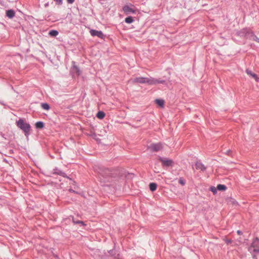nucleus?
Returning <instances> with one entry per match:
<instances>
[{
	"instance_id": "obj_19",
	"label": "nucleus",
	"mask_w": 259,
	"mask_h": 259,
	"mask_svg": "<svg viewBox=\"0 0 259 259\" xmlns=\"http://www.w3.org/2000/svg\"><path fill=\"white\" fill-rule=\"evenodd\" d=\"M134 20L132 16H128L125 19V22L128 24L132 23L134 22Z\"/></svg>"
},
{
	"instance_id": "obj_32",
	"label": "nucleus",
	"mask_w": 259,
	"mask_h": 259,
	"mask_svg": "<svg viewBox=\"0 0 259 259\" xmlns=\"http://www.w3.org/2000/svg\"><path fill=\"white\" fill-rule=\"evenodd\" d=\"M48 6H49V3H48L45 4V7H47Z\"/></svg>"
},
{
	"instance_id": "obj_22",
	"label": "nucleus",
	"mask_w": 259,
	"mask_h": 259,
	"mask_svg": "<svg viewBox=\"0 0 259 259\" xmlns=\"http://www.w3.org/2000/svg\"><path fill=\"white\" fill-rule=\"evenodd\" d=\"M155 102L157 104H158L160 107H163L164 106V102L163 100L161 99H156L155 100Z\"/></svg>"
},
{
	"instance_id": "obj_13",
	"label": "nucleus",
	"mask_w": 259,
	"mask_h": 259,
	"mask_svg": "<svg viewBox=\"0 0 259 259\" xmlns=\"http://www.w3.org/2000/svg\"><path fill=\"white\" fill-rule=\"evenodd\" d=\"M195 167L197 169H199L202 171H205L206 169V167L204 166V165L199 161L196 162Z\"/></svg>"
},
{
	"instance_id": "obj_8",
	"label": "nucleus",
	"mask_w": 259,
	"mask_h": 259,
	"mask_svg": "<svg viewBox=\"0 0 259 259\" xmlns=\"http://www.w3.org/2000/svg\"><path fill=\"white\" fill-rule=\"evenodd\" d=\"M90 32L91 35L93 36H97L100 38H103L104 37V34L101 31L91 29L90 31Z\"/></svg>"
},
{
	"instance_id": "obj_26",
	"label": "nucleus",
	"mask_w": 259,
	"mask_h": 259,
	"mask_svg": "<svg viewBox=\"0 0 259 259\" xmlns=\"http://www.w3.org/2000/svg\"><path fill=\"white\" fill-rule=\"evenodd\" d=\"M73 222L74 223V224H81L82 225H84V223L82 221H75L74 219H73Z\"/></svg>"
},
{
	"instance_id": "obj_28",
	"label": "nucleus",
	"mask_w": 259,
	"mask_h": 259,
	"mask_svg": "<svg viewBox=\"0 0 259 259\" xmlns=\"http://www.w3.org/2000/svg\"><path fill=\"white\" fill-rule=\"evenodd\" d=\"M56 4L58 5H61L62 4V0H54Z\"/></svg>"
},
{
	"instance_id": "obj_23",
	"label": "nucleus",
	"mask_w": 259,
	"mask_h": 259,
	"mask_svg": "<svg viewBox=\"0 0 259 259\" xmlns=\"http://www.w3.org/2000/svg\"><path fill=\"white\" fill-rule=\"evenodd\" d=\"M41 107L42 109L47 110H48L50 108L49 105L46 103H41Z\"/></svg>"
},
{
	"instance_id": "obj_30",
	"label": "nucleus",
	"mask_w": 259,
	"mask_h": 259,
	"mask_svg": "<svg viewBox=\"0 0 259 259\" xmlns=\"http://www.w3.org/2000/svg\"><path fill=\"white\" fill-rule=\"evenodd\" d=\"M67 1L68 3H69V4H72L74 2V0H67Z\"/></svg>"
},
{
	"instance_id": "obj_2",
	"label": "nucleus",
	"mask_w": 259,
	"mask_h": 259,
	"mask_svg": "<svg viewBox=\"0 0 259 259\" xmlns=\"http://www.w3.org/2000/svg\"><path fill=\"white\" fill-rule=\"evenodd\" d=\"M259 239L257 237L254 239L250 246L248 248V251L252 254L254 259H256L255 254L259 253Z\"/></svg>"
},
{
	"instance_id": "obj_17",
	"label": "nucleus",
	"mask_w": 259,
	"mask_h": 259,
	"mask_svg": "<svg viewBox=\"0 0 259 259\" xmlns=\"http://www.w3.org/2000/svg\"><path fill=\"white\" fill-rule=\"evenodd\" d=\"M150 190L153 192L156 190L157 188V184L154 183H151L149 184Z\"/></svg>"
},
{
	"instance_id": "obj_10",
	"label": "nucleus",
	"mask_w": 259,
	"mask_h": 259,
	"mask_svg": "<svg viewBox=\"0 0 259 259\" xmlns=\"http://www.w3.org/2000/svg\"><path fill=\"white\" fill-rule=\"evenodd\" d=\"M151 85L156 84L157 83L167 84L166 80L165 79H155L152 77H151Z\"/></svg>"
},
{
	"instance_id": "obj_34",
	"label": "nucleus",
	"mask_w": 259,
	"mask_h": 259,
	"mask_svg": "<svg viewBox=\"0 0 259 259\" xmlns=\"http://www.w3.org/2000/svg\"><path fill=\"white\" fill-rule=\"evenodd\" d=\"M4 136V135H3V137L5 138V139H6V138H5Z\"/></svg>"
},
{
	"instance_id": "obj_7",
	"label": "nucleus",
	"mask_w": 259,
	"mask_h": 259,
	"mask_svg": "<svg viewBox=\"0 0 259 259\" xmlns=\"http://www.w3.org/2000/svg\"><path fill=\"white\" fill-rule=\"evenodd\" d=\"M159 160L162 162V165L164 166H170L173 163V161L171 159L159 157Z\"/></svg>"
},
{
	"instance_id": "obj_18",
	"label": "nucleus",
	"mask_w": 259,
	"mask_h": 259,
	"mask_svg": "<svg viewBox=\"0 0 259 259\" xmlns=\"http://www.w3.org/2000/svg\"><path fill=\"white\" fill-rule=\"evenodd\" d=\"M59 32L56 30H51L49 31V35L51 36L55 37L58 34Z\"/></svg>"
},
{
	"instance_id": "obj_5",
	"label": "nucleus",
	"mask_w": 259,
	"mask_h": 259,
	"mask_svg": "<svg viewBox=\"0 0 259 259\" xmlns=\"http://www.w3.org/2000/svg\"><path fill=\"white\" fill-rule=\"evenodd\" d=\"M244 33H245V36L246 38H250L251 39L254 40L256 42H259V38H258L256 35H255L253 33L250 31L249 30L247 29H243L242 30Z\"/></svg>"
},
{
	"instance_id": "obj_27",
	"label": "nucleus",
	"mask_w": 259,
	"mask_h": 259,
	"mask_svg": "<svg viewBox=\"0 0 259 259\" xmlns=\"http://www.w3.org/2000/svg\"><path fill=\"white\" fill-rule=\"evenodd\" d=\"M232 152V151H231V150H227V151L225 152V153H226L227 155H228L232 156V155H231Z\"/></svg>"
},
{
	"instance_id": "obj_4",
	"label": "nucleus",
	"mask_w": 259,
	"mask_h": 259,
	"mask_svg": "<svg viewBox=\"0 0 259 259\" xmlns=\"http://www.w3.org/2000/svg\"><path fill=\"white\" fill-rule=\"evenodd\" d=\"M133 82L134 83H147L148 84L151 85V77H136L133 79Z\"/></svg>"
},
{
	"instance_id": "obj_3",
	"label": "nucleus",
	"mask_w": 259,
	"mask_h": 259,
	"mask_svg": "<svg viewBox=\"0 0 259 259\" xmlns=\"http://www.w3.org/2000/svg\"><path fill=\"white\" fill-rule=\"evenodd\" d=\"M17 126L24 133L25 136L28 137L29 134L31 126L28 123L24 122L22 119H20L16 122Z\"/></svg>"
},
{
	"instance_id": "obj_24",
	"label": "nucleus",
	"mask_w": 259,
	"mask_h": 259,
	"mask_svg": "<svg viewBox=\"0 0 259 259\" xmlns=\"http://www.w3.org/2000/svg\"><path fill=\"white\" fill-rule=\"evenodd\" d=\"M217 188H216L214 187H211L210 188V190L213 193V194H215L217 193Z\"/></svg>"
},
{
	"instance_id": "obj_14",
	"label": "nucleus",
	"mask_w": 259,
	"mask_h": 259,
	"mask_svg": "<svg viewBox=\"0 0 259 259\" xmlns=\"http://www.w3.org/2000/svg\"><path fill=\"white\" fill-rule=\"evenodd\" d=\"M15 15V12L13 10H9L7 11L6 15L9 18H13Z\"/></svg>"
},
{
	"instance_id": "obj_12",
	"label": "nucleus",
	"mask_w": 259,
	"mask_h": 259,
	"mask_svg": "<svg viewBox=\"0 0 259 259\" xmlns=\"http://www.w3.org/2000/svg\"><path fill=\"white\" fill-rule=\"evenodd\" d=\"M72 63L73 65L71 69V72L77 76H79L81 74L80 69L77 66L75 65L74 62H72Z\"/></svg>"
},
{
	"instance_id": "obj_15",
	"label": "nucleus",
	"mask_w": 259,
	"mask_h": 259,
	"mask_svg": "<svg viewBox=\"0 0 259 259\" xmlns=\"http://www.w3.org/2000/svg\"><path fill=\"white\" fill-rule=\"evenodd\" d=\"M246 72L247 74L250 75L252 77H253L257 81H258V80L259 79V78L257 77L256 74H255V73H252L251 71H250L248 69H247Z\"/></svg>"
},
{
	"instance_id": "obj_16",
	"label": "nucleus",
	"mask_w": 259,
	"mask_h": 259,
	"mask_svg": "<svg viewBox=\"0 0 259 259\" xmlns=\"http://www.w3.org/2000/svg\"><path fill=\"white\" fill-rule=\"evenodd\" d=\"M105 113L103 111H99L96 115L97 117L100 119H103L105 117Z\"/></svg>"
},
{
	"instance_id": "obj_33",
	"label": "nucleus",
	"mask_w": 259,
	"mask_h": 259,
	"mask_svg": "<svg viewBox=\"0 0 259 259\" xmlns=\"http://www.w3.org/2000/svg\"><path fill=\"white\" fill-rule=\"evenodd\" d=\"M69 191L71 192H74V191L73 190L71 189H69Z\"/></svg>"
},
{
	"instance_id": "obj_9",
	"label": "nucleus",
	"mask_w": 259,
	"mask_h": 259,
	"mask_svg": "<svg viewBox=\"0 0 259 259\" xmlns=\"http://www.w3.org/2000/svg\"><path fill=\"white\" fill-rule=\"evenodd\" d=\"M122 10L126 15H129L130 14H135L136 13V11L128 5H125L123 7Z\"/></svg>"
},
{
	"instance_id": "obj_21",
	"label": "nucleus",
	"mask_w": 259,
	"mask_h": 259,
	"mask_svg": "<svg viewBox=\"0 0 259 259\" xmlns=\"http://www.w3.org/2000/svg\"><path fill=\"white\" fill-rule=\"evenodd\" d=\"M227 189V187L224 185L219 184L217 186V189L220 191H225Z\"/></svg>"
},
{
	"instance_id": "obj_20",
	"label": "nucleus",
	"mask_w": 259,
	"mask_h": 259,
	"mask_svg": "<svg viewBox=\"0 0 259 259\" xmlns=\"http://www.w3.org/2000/svg\"><path fill=\"white\" fill-rule=\"evenodd\" d=\"M35 126L37 128H42L44 126V123L42 121H38L36 122Z\"/></svg>"
},
{
	"instance_id": "obj_25",
	"label": "nucleus",
	"mask_w": 259,
	"mask_h": 259,
	"mask_svg": "<svg viewBox=\"0 0 259 259\" xmlns=\"http://www.w3.org/2000/svg\"><path fill=\"white\" fill-rule=\"evenodd\" d=\"M179 183L182 185H184L186 183V182H185V180L183 179L182 178H180L179 180Z\"/></svg>"
},
{
	"instance_id": "obj_31",
	"label": "nucleus",
	"mask_w": 259,
	"mask_h": 259,
	"mask_svg": "<svg viewBox=\"0 0 259 259\" xmlns=\"http://www.w3.org/2000/svg\"><path fill=\"white\" fill-rule=\"evenodd\" d=\"M237 234H238V235H241V234H242V232H241V231H240V230H238V231H237Z\"/></svg>"
},
{
	"instance_id": "obj_11",
	"label": "nucleus",
	"mask_w": 259,
	"mask_h": 259,
	"mask_svg": "<svg viewBox=\"0 0 259 259\" xmlns=\"http://www.w3.org/2000/svg\"><path fill=\"white\" fill-rule=\"evenodd\" d=\"M52 174L54 175H59V176H62L63 177L67 178L71 180V179H70L67 176V175H66V174L64 172L62 171V170H61L60 169H59L58 168H54L53 170Z\"/></svg>"
},
{
	"instance_id": "obj_6",
	"label": "nucleus",
	"mask_w": 259,
	"mask_h": 259,
	"mask_svg": "<svg viewBox=\"0 0 259 259\" xmlns=\"http://www.w3.org/2000/svg\"><path fill=\"white\" fill-rule=\"evenodd\" d=\"M163 148L162 144L160 143L152 144L148 147V149L151 152H158Z\"/></svg>"
},
{
	"instance_id": "obj_1",
	"label": "nucleus",
	"mask_w": 259,
	"mask_h": 259,
	"mask_svg": "<svg viewBox=\"0 0 259 259\" xmlns=\"http://www.w3.org/2000/svg\"><path fill=\"white\" fill-rule=\"evenodd\" d=\"M95 171L98 174L99 179L102 183H112L118 178L117 170H110L103 166H98L95 168Z\"/></svg>"
},
{
	"instance_id": "obj_29",
	"label": "nucleus",
	"mask_w": 259,
	"mask_h": 259,
	"mask_svg": "<svg viewBox=\"0 0 259 259\" xmlns=\"http://www.w3.org/2000/svg\"><path fill=\"white\" fill-rule=\"evenodd\" d=\"M232 241L230 239H227L226 240V243L227 244H231L232 243Z\"/></svg>"
}]
</instances>
